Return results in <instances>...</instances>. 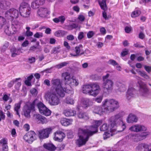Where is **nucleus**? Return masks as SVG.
Returning a JSON list of instances; mask_svg holds the SVG:
<instances>
[{
	"instance_id": "1",
	"label": "nucleus",
	"mask_w": 151,
	"mask_h": 151,
	"mask_svg": "<svg viewBox=\"0 0 151 151\" xmlns=\"http://www.w3.org/2000/svg\"><path fill=\"white\" fill-rule=\"evenodd\" d=\"M51 84V89L45 93V98L51 105H57L60 103V99L57 94L60 97H63L65 93H73L72 88L69 85L67 86L66 88L62 86V83L59 79H52Z\"/></svg>"
},
{
	"instance_id": "2",
	"label": "nucleus",
	"mask_w": 151,
	"mask_h": 151,
	"mask_svg": "<svg viewBox=\"0 0 151 151\" xmlns=\"http://www.w3.org/2000/svg\"><path fill=\"white\" fill-rule=\"evenodd\" d=\"M102 121L99 120L94 121L93 125L91 127H88L86 129H79L78 130V139L76 143L80 147L84 145L88 140L89 136L96 133L98 130V127L102 124Z\"/></svg>"
},
{
	"instance_id": "3",
	"label": "nucleus",
	"mask_w": 151,
	"mask_h": 151,
	"mask_svg": "<svg viewBox=\"0 0 151 151\" xmlns=\"http://www.w3.org/2000/svg\"><path fill=\"white\" fill-rule=\"evenodd\" d=\"M102 105L103 109L100 106H93L92 108L93 112L101 115L103 113H108L112 112L119 107L118 102L112 99H105L102 102Z\"/></svg>"
},
{
	"instance_id": "4",
	"label": "nucleus",
	"mask_w": 151,
	"mask_h": 151,
	"mask_svg": "<svg viewBox=\"0 0 151 151\" xmlns=\"http://www.w3.org/2000/svg\"><path fill=\"white\" fill-rule=\"evenodd\" d=\"M129 129L133 132H142L131 134L130 138L134 142H138L145 139L150 134V133L147 131V127L142 124H137L133 125L129 127Z\"/></svg>"
},
{
	"instance_id": "5",
	"label": "nucleus",
	"mask_w": 151,
	"mask_h": 151,
	"mask_svg": "<svg viewBox=\"0 0 151 151\" xmlns=\"http://www.w3.org/2000/svg\"><path fill=\"white\" fill-rule=\"evenodd\" d=\"M82 90L84 93L87 94L89 95L95 97L99 93L101 89L98 83H92L83 85Z\"/></svg>"
},
{
	"instance_id": "6",
	"label": "nucleus",
	"mask_w": 151,
	"mask_h": 151,
	"mask_svg": "<svg viewBox=\"0 0 151 151\" xmlns=\"http://www.w3.org/2000/svg\"><path fill=\"white\" fill-rule=\"evenodd\" d=\"M124 115V113L122 112L114 116H112L109 119V121L112 124L113 126L114 125L115 127L114 128L116 129V127L118 125H121L122 129V131L124 130L126 128V126L122 119V117Z\"/></svg>"
},
{
	"instance_id": "7",
	"label": "nucleus",
	"mask_w": 151,
	"mask_h": 151,
	"mask_svg": "<svg viewBox=\"0 0 151 151\" xmlns=\"http://www.w3.org/2000/svg\"><path fill=\"white\" fill-rule=\"evenodd\" d=\"M38 100H35L32 103L27 102L24 106L23 111L24 116L26 117H30V113L35 110V106L37 103Z\"/></svg>"
},
{
	"instance_id": "8",
	"label": "nucleus",
	"mask_w": 151,
	"mask_h": 151,
	"mask_svg": "<svg viewBox=\"0 0 151 151\" xmlns=\"http://www.w3.org/2000/svg\"><path fill=\"white\" fill-rule=\"evenodd\" d=\"M137 83L139 86V95L143 96H147L148 94L149 89L146 84L141 81H138Z\"/></svg>"
},
{
	"instance_id": "9",
	"label": "nucleus",
	"mask_w": 151,
	"mask_h": 151,
	"mask_svg": "<svg viewBox=\"0 0 151 151\" xmlns=\"http://www.w3.org/2000/svg\"><path fill=\"white\" fill-rule=\"evenodd\" d=\"M36 105L40 112L42 114L46 116H49L51 114V111L41 102H39L38 100L37 103Z\"/></svg>"
},
{
	"instance_id": "10",
	"label": "nucleus",
	"mask_w": 151,
	"mask_h": 151,
	"mask_svg": "<svg viewBox=\"0 0 151 151\" xmlns=\"http://www.w3.org/2000/svg\"><path fill=\"white\" fill-rule=\"evenodd\" d=\"M20 14L24 17H27L30 14V8L28 7L27 3H22L19 8Z\"/></svg>"
},
{
	"instance_id": "11",
	"label": "nucleus",
	"mask_w": 151,
	"mask_h": 151,
	"mask_svg": "<svg viewBox=\"0 0 151 151\" xmlns=\"http://www.w3.org/2000/svg\"><path fill=\"white\" fill-rule=\"evenodd\" d=\"M53 129L52 127H49L40 130L38 131V134L39 138L42 139L48 137L49 134L52 132Z\"/></svg>"
},
{
	"instance_id": "12",
	"label": "nucleus",
	"mask_w": 151,
	"mask_h": 151,
	"mask_svg": "<svg viewBox=\"0 0 151 151\" xmlns=\"http://www.w3.org/2000/svg\"><path fill=\"white\" fill-rule=\"evenodd\" d=\"M18 15V11L14 8H12L7 11L4 14L5 17L6 18L11 20L17 18Z\"/></svg>"
},
{
	"instance_id": "13",
	"label": "nucleus",
	"mask_w": 151,
	"mask_h": 151,
	"mask_svg": "<svg viewBox=\"0 0 151 151\" xmlns=\"http://www.w3.org/2000/svg\"><path fill=\"white\" fill-rule=\"evenodd\" d=\"M114 83L111 80H107L106 81L103 82L102 87L105 92L108 93L111 92L113 89Z\"/></svg>"
},
{
	"instance_id": "14",
	"label": "nucleus",
	"mask_w": 151,
	"mask_h": 151,
	"mask_svg": "<svg viewBox=\"0 0 151 151\" xmlns=\"http://www.w3.org/2000/svg\"><path fill=\"white\" fill-rule=\"evenodd\" d=\"M36 134L33 131H30L28 132L23 137V139L26 142L31 143L35 140Z\"/></svg>"
},
{
	"instance_id": "15",
	"label": "nucleus",
	"mask_w": 151,
	"mask_h": 151,
	"mask_svg": "<svg viewBox=\"0 0 151 151\" xmlns=\"http://www.w3.org/2000/svg\"><path fill=\"white\" fill-rule=\"evenodd\" d=\"M110 131H108L105 132L103 135V138L104 139H106L112 136L114 134L116 133L117 131L115 128L114 126L112 125V124L110 122Z\"/></svg>"
},
{
	"instance_id": "16",
	"label": "nucleus",
	"mask_w": 151,
	"mask_h": 151,
	"mask_svg": "<svg viewBox=\"0 0 151 151\" xmlns=\"http://www.w3.org/2000/svg\"><path fill=\"white\" fill-rule=\"evenodd\" d=\"M92 101L88 99H82L80 105L79 104L77 108L78 109H81V106L83 108H85L92 105Z\"/></svg>"
},
{
	"instance_id": "17",
	"label": "nucleus",
	"mask_w": 151,
	"mask_h": 151,
	"mask_svg": "<svg viewBox=\"0 0 151 151\" xmlns=\"http://www.w3.org/2000/svg\"><path fill=\"white\" fill-rule=\"evenodd\" d=\"M84 51L83 50V47L82 45H79L75 48V52L71 53L70 55L71 56H77L83 54Z\"/></svg>"
},
{
	"instance_id": "18",
	"label": "nucleus",
	"mask_w": 151,
	"mask_h": 151,
	"mask_svg": "<svg viewBox=\"0 0 151 151\" xmlns=\"http://www.w3.org/2000/svg\"><path fill=\"white\" fill-rule=\"evenodd\" d=\"M55 137L54 139L55 140L58 141H62L63 139L65 137V134L60 131L56 132L54 134Z\"/></svg>"
},
{
	"instance_id": "19",
	"label": "nucleus",
	"mask_w": 151,
	"mask_h": 151,
	"mask_svg": "<svg viewBox=\"0 0 151 151\" xmlns=\"http://www.w3.org/2000/svg\"><path fill=\"white\" fill-rule=\"evenodd\" d=\"M62 76L64 79L66 83L68 84H70L72 83V81L73 80L70 75V74L67 72H65L62 73Z\"/></svg>"
},
{
	"instance_id": "20",
	"label": "nucleus",
	"mask_w": 151,
	"mask_h": 151,
	"mask_svg": "<svg viewBox=\"0 0 151 151\" xmlns=\"http://www.w3.org/2000/svg\"><path fill=\"white\" fill-rule=\"evenodd\" d=\"M136 91V90L133 87H129L126 94L127 99L129 100L133 97Z\"/></svg>"
},
{
	"instance_id": "21",
	"label": "nucleus",
	"mask_w": 151,
	"mask_h": 151,
	"mask_svg": "<svg viewBox=\"0 0 151 151\" xmlns=\"http://www.w3.org/2000/svg\"><path fill=\"white\" fill-rule=\"evenodd\" d=\"M50 12L46 8H40L38 10L37 14L41 17H43L47 15V14H49Z\"/></svg>"
},
{
	"instance_id": "22",
	"label": "nucleus",
	"mask_w": 151,
	"mask_h": 151,
	"mask_svg": "<svg viewBox=\"0 0 151 151\" xmlns=\"http://www.w3.org/2000/svg\"><path fill=\"white\" fill-rule=\"evenodd\" d=\"M44 0H34L31 4V7L34 9L38 8L40 5H42L44 3Z\"/></svg>"
},
{
	"instance_id": "23",
	"label": "nucleus",
	"mask_w": 151,
	"mask_h": 151,
	"mask_svg": "<svg viewBox=\"0 0 151 151\" xmlns=\"http://www.w3.org/2000/svg\"><path fill=\"white\" fill-rule=\"evenodd\" d=\"M138 121V118L134 114H130L127 119V122L128 123L136 122Z\"/></svg>"
},
{
	"instance_id": "24",
	"label": "nucleus",
	"mask_w": 151,
	"mask_h": 151,
	"mask_svg": "<svg viewBox=\"0 0 151 151\" xmlns=\"http://www.w3.org/2000/svg\"><path fill=\"white\" fill-rule=\"evenodd\" d=\"M10 3L8 1H0V12L3 11V10L5 9L10 6Z\"/></svg>"
},
{
	"instance_id": "25",
	"label": "nucleus",
	"mask_w": 151,
	"mask_h": 151,
	"mask_svg": "<svg viewBox=\"0 0 151 151\" xmlns=\"http://www.w3.org/2000/svg\"><path fill=\"white\" fill-rule=\"evenodd\" d=\"M142 147L145 149V151H151V143L147 144L145 143H142L139 145L137 147V148L139 150Z\"/></svg>"
},
{
	"instance_id": "26",
	"label": "nucleus",
	"mask_w": 151,
	"mask_h": 151,
	"mask_svg": "<svg viewBox=\"0 0 151 151\" xmlns=\"http://www.w3.org/2000/svg\"><path fill=\"white\" fill-rule=\"evenodd\" d=\"M34 117L38 121H40L42 124L46 123L48 122L47 119L45 117L40 114L35 115Z\"/></svg>"
},
{
	"instance_id": "27",
	"label": "nucleus",
	"mask_w": 151,
	"mask_h": 151,
	"mask_svg": "<svg viewBox=\"0 0 151 151\" xmlns=\"http://www.w3.org/2000/svg\"><path fill=\"white\" fill-rule=\"evenodd\" d=\"M63 113L65 115L67 116H75L76 114L75 111L68 109L65 110Z\"/></svg>"
},
{
	"instance_id": "28",
	"label": "nucleus",
	"mask_w": 151,
	"mask_h": 151,
	"mask_svg": "<svg viewBox=\"0 0 151 151\" xmlns=\"http://www.w3.org/2000/svg\"><path fill=\"white\" fill-rule=\"evenodd\" d=\"M73 120L71 119H62L60 121L61 124L64 126H67L72 124Z\"/></svg>"
},
{
	"instance_id": "29",
	"label": "nucleus",
	"mask_w": 151,
	"mask_h": 151,
	"mask_svg": "<svg viewBox=\"0 0 151 151\" xmlns=\"http://www.w3.org/2000/svg\"><path fill=\"white\" fill-rule=\"evenodd\" d=\"M43 146L45 149L51 151H54L56 149L55 146L51 143H45Z\"/></svg>"
},
{
	"instance_id": "30",
	"label": "nucleus",
	"mask_w": 151,
	"mask_h": 151,
	"mask_svg": "<svg viewBox=\"0 0 151 151\" xmlns=\"http://www.w3.org/2000/svg\"><path fill=\"white\" fill-rule=\"evenodd\" d=\"M116 86L118 88H117L118 91L119 92H123L126 90L125 85L119 82H117L116 83Z\"/></svg>"
},
{
	"instance_id": "31",
	"label": "nucleus",
	"mask_w": 151,
	"mask_h": 151,
	"mask_svg": "<svg viewBox=\"0 0 151 151\" xmlns=\"http://www.w3.org/2000/svg\"><path fill=\"white\" fill-rule=\"evenodd\" d=\"M11 52L12 57H14L20 54V51L19 50L14 47L11 49Z\"/></svg>"
},
{
	"instance_id": "32",
	"label": "nucleus",
	"mask_w": 151,
	"mask_h": 151,
	"mask_svg": "<svg viewBox=\"0 0 151 151\" xmlns=\"http://www.w3.org/2000/svg\"><path fill=\"white\" fill-rule=\"evenodd\" d=\"M65 17L63 16H61L58 18H56L53 19V21L55 23H58L59 22L62 23H63L65 20Z\"/></svg>"
},
{
	"instance_id": "33",
	"label": "nucleus",
	"mask_w": 151,
	"mask_h": 151,
	"mask_svg": "<svg viewBox=\"0 0 151 151\" xmlns=\"http://www.w3.org/2000/svg\"><path fill=\"white\" fill-rule=\"evenodd\" d=\"M140 14V11L137 8L132 12L131 16L132 17H135L139 16Z\"/></svg>"
},
{
	"instance_id": "34",
	"label": "nucleus",
	"mask_w": 151,
	"mask_h": 151,
	"mask_svg": "<svg viewBox=\"0 0 151 151\" xmlns=\"http://www.w3.org/2000/svg\"><path fill=\"white\" fill-rule=\"evenodd\" d=\"M15 87L16 89L18 90L21 85V79L20 78L15 79Z\"/></svg>"
},
{
	"instance_id": "35",
	"label": "nucleus",
	"mask_w": 151,
	"mask_h": 151,
	"mask_svg": "<svg viewBox=\"0 0 151 151\" xmlns=\"http://www.w3.org/2000/svg\"><path fill=\"white\" fill-rule=\"evenodd\" d=\"M77 115L78 117L80 119H83L85 120H87L88 118V116L86 114L82 112L78 113Z\"/></svg>"
},
{
	"instance_id": "36",
	"label": "nucleus",
	"mask_w": 151,
	"mask_h": 151,
	"mask_svg": "<svg viewBox=\"0 0 151 151\" xmlns=\"http://www.w3.org/2000/svg\"><path fill=\"white\" fill-rule=\"evenodd\" d=\"M21 102H19L17 104H15L14 105V109L16 111L17 114L19 116L20 115L19 113V110L20 108Z\"/></svg>"
},
{
	"instance_id": "37",
	"label": "nucleus",
	"mask_w": 151,
	"mask_h": 151,
	"mask_svg": "<svg viewBox=\"0 0 151 151\" xmlns=\"http://www.w3.org/2000/svg\"><path fill=\"white\" fill-rule=\"evenodd\" d=\"M138 73L139 75L146 79H148L150 78L149 76L144 71H139L138 72Z\"/></svg>"
},
{
	"instance_id": "38",
	"label": "nucleus",
	"mask_w": 151,
	"mask_h": 151,
	"mask_svg": "<svg viewBox=\"0 0 151 151\" xmlns=\"http://www.w3.org/2000/svg\"><path fill=\"white\" fill-rule=\"evenodd\" d=\"M6 23V19L3 17L0 16V29Z\"/></svg>"
},
{
	"instance_id": "39",
	"label": "nucleus",
	"mask_w": 151,
	"mask_h": 151,
	"mask_svg": "<svg viewBox=\"0 0 151 151\" xmlns=\"http://www.w3.org/2000/svg\"><path fill=\"white\" fill-rule=\"evenodd\" d=\"M65 101L66 103L70 104H73L74 103V100L70 97H67Z\"/></svg>"
},
{
	"instance_id": "40",
	"label": "nucleus",
	"mask_w": 151,
	"mask_h": 151,
	"mask_svg": "<svg viewBox=\"0 0 151 151\" xmlns=\"http://www.w3.org/2000/svg\"><path fill=\"white\" fill-rule=\"evenodd\" d=\"M68 64V63L66 62H64L59 63L56 65L55 67L58 68H60L65 66Z\"/></svg>"
},
{
	"instance_id": "41",
	"label": "nucleus",
	"mask_w": 151,
	"mask_h": 151,
	"mask_svg": "<svg viewBox=\"0 0 151 151\" xmlns=\"http://www.w3.org/2000/svg\"><path fill=\"white\" fill-rule=\"evenodd\" d=\"M109 127V126L107 124H104L100 127V130L101 131H105L107 130Z\"/></svg>"
},
{
	"instance_id": "42",
	"label": "nucleus",
	"mask_w": 151,
	"mask_h": 151,
	"mask_svg": "<svg viewBox=\"0 0 151 151\" xmlns=\"http://www.w3.org/2000/svg\"><path fill=\"white\" fill-rule=\"evenodd\" d=\"M27 31L26 32V35L27 36H32L33 35V33L30 31V28L28 27H27L26 28Z\"/></svg>"
},
{
	"instance_id": "43",
	"label": "nucleus",
	"mask_w": 151,
	"mask_h": 151,
	"mask_svg": "<svg viewBox=\"0 0 151 151\" xmlns=\"http://www.w3.org/2000/svg\"><path fill=\"white\" fill-rule=\"evenodd\" d=\"M4 32L6 33L8 35H10L12 34V32L11 30V29H9L8 26H6V27Z\"/></svg>"
},
{
	"instance_id": "44",
	"label": "nucleus",
	"mask_w": 151,
	"mask_h": 151,
	"mask_svg": "<svg viewBox=\"0 0 151 151\" xmlns=\"http://www.w3.org/2000/svg\"><path fill=\"white\" fill-rule=\"evenodd\" d=\"M95 34L93 31H89L87 33V37L88 38H91Z\"/></svg>"
},
{
	"instance_id": "45",
	"label": "nucleus",
	"mask_w": 151,
	"mask_h": 151,
	"mask_svg": "<svg viewBox=\"0 0 151 151\" xmlns=\"http://www.w3.org/2000/svg\"><path fill=\"white\" fill-rule=\"evenodd\" d=\"M144 67L145 69L148 73L151 72V66L145 65Z\"/></svg>"
},
{
	"instance_id": "46",
	"label": "nucleus",
	"mask_w": 151,
	"mask_h": 151,
	"mask_svg": "<svg viewBox=\"0 0 151 151\" xmlns=\"http://www.w3.org/2000/svg\"><path fill=\"white\" fill-rule=\"evenodd\" d=\"M129 52V50L127 49H125L123 50L121 53V55L122 56H124L127 55Z\"/></svg>"
},
{
	"instance_id": "47",
	"label": "nucleus",
	"mask_w": 151,
	"mask_h": 151,
	"mask_svg": "<svg viewBox=\"0 0 151 151\" xmlns=\"http://www.w3.org/2000/svg\"><path fill=\"white\" fill-rule=\"evenodd\" d=\"M7 140L5 139L4 138L0 140V144L2 145V146L5 145H7Z\"/></svg>"
},
{
	"instance_id": "48",
	"label": "nucleus",
	"mask_w": 151,
	"mask_h": 151,
	"mask_svg": "<svg viewBox=\"0 0 151 151\" xmlns=\"http://www.w3.org/2000/svg\"><path fill=\"white\" fill-rule=\"evenodd\" d=\"M42 36L43 34L42 32H37L34 35V37L37 38L41 37Z\"/></svg>"
},
{
	"instance_id": "49",
	"label": "nucleus",
	"mask_w": 151,
	"mask_h": 151,
	"mask_svg": "<svg viewBox=\"0 0 151 151\" xmlns=\"http://www.w3.org/2000/svg\"><path fill=\"white\" fill-rule=\"evenodd\" d=\"M30 92L34 96L36 95L37 93V91L36 89L32 88L30 90Z\"/></svg>"
},
{
	"instance_id": "50",
	"label": "nucleus",
	"mask_w": 151,
	"mask_h": 151,
	"mask_svg": "<svg viewBox=\"0 0 151 151\" xmlns=\"http://www.w3.org/2000/svg\"><path fill=\"white\" fill-rule=\"evenodd\" d=\"M108 63L109 64L114 66L118 65V64L115 61L113 60H109L108 61Z\"/></svg>"
},
{
	"instance_id": "51",
	"label": "nucleus",
	"mask_w": 151,
	"mask_h": 151,
	"mask_svg": "<svg viewBox=\"0 0 151 151\" xmlns=\"http://www.w3.org/2000/svg\"><path fill=\"white\" fill-rule=\"evenodd\" d=\"M100 31L101 34L103 35H105L106 32L105 29L104 27H102L100 28Z\"/></svg>"
},
{
	"instance_id": "52",
	"label": "nucleus",
	"mask_w": 151,
	"mask_h": 151,
	"mask_svg": "<svg viewBox=\"0 0 151 151\" xmlns=\"http://www.w3.org/2000/svg\"><path fill=\"white\" fill-rule=\"evenodd\" d=\"M103 98V97L102 96H100L96 98L95 100L97 103H100L101 102Z\"/></svg>"
},
{
	"instance_id": "53",
	"label": "nucleus",
	"mask_w": 151,
	"mask_h": 151,
	"mask_svg": "<svg viewBox=\"0 0 151 151\" xmlns=\"http://www.w3.org/2000/svg\"><path fill=\"white\" fill-rule=\"evenodd\" d=\"M91 79L94 80H97L99 78V77L96 75H92L91 76Z\"/></svg>"
},
{
	"instance_id": "54",
	"label": "nucleus",
	"mask_w": 151,
	"mask_h": 151,
	"mask_svg": "<svg viewBox=\"0 0 151 151\" xmlns=\"http://www.w3.org/2000/svg\"><path fill=\"white\" fill-rule=\"evenodd\" d=\"M84 33L83 32H80L79 33L78 36V39L81 40L84 37Z\"/></svg>"
},
{
	"instance_id": "55",
	"label": "nucleus",
	"mask_w": 151,
	"mask_h": 151,
	"mask_svg": "<svg viewBox=\"0 0 151 151\" xmlns=\"http://www.w3.org/2000/svg\"><path fill=\"white\" fill-rule=\"evenodd\" d=\"M72 83L71 84H72V85H75V86H77L79 84V82L78 80L74 79L73 78L72 80Z\"/></svg>"
},
{
	"instance_id": "56",
	"label": "nucleus",
	"mask_w": 151,
	"mask_h": 151,
	"mask_svg": "<svg viewBox=\"0 0 151 151\" xmlns=\"http://www.w3.org/2000/svg\"><path fill=\"white\" fill-rule=\"evenodd\" d=\"M78 19L80 21L82 22L84 20L85 18L83 15L80 14L79 15Z\"/></svg>"
},
{
	"instance_id": "57",
	"label": "nucleus",
	"mask_w": 151,
	"mask_h": 151,
	"mask_svg": "<svg viewBox=\"0 0 151 151\" xmlns=\"http://www.w3.org/2000/svg\"><path fill=\"white\" fill-rule=\"evenodd\" d=\"M109 76V74L108 73L107 74L104 76L102 77V80L103 82L106 81L107 80H108L107 78Z\"/></svg>"
},
{
	"instance_id": "58",
	"label": "nucleus",
	"mask_w": 151,
	"mask_h": 151,
	"mask_svg": "<svg viewBox=\"0 0 151 151\" xmlns=\"http://www.w3.org/2000/svg\"><path fill=\"white\" fill-rule=\"evenodd\" d=\"M125 30L126 32L129 33L132 30V28L131 27H126L125 28Z\"/></svg>"
},
{
	"instance_id": "59",
	"label": "nucleus",
	"mask_w": 151,
	"mask_h": 151,
	"mask_svg": "<svg viewBox=\"0 0 151 151\" xmlns=\"http://www.w3.org/2000/svg\"><path fill=\"white\" fill-rule=\"evenodd\" d=\"M62 33V31L61 30H59L55 32V35L57 37H59L61 35Z\"/></svg>"
},
{
	"instance_id": "60",
	"label": "nucleus",
	"mask_w": 151,
	"mask_h": 151,
	"mask_svg": "<svg viewBox=\"0 0 151 151\" xmlns=\"http://www.w3.org/2000/svg\"><path fill=\"white\" fill-rule=\"evenodd\" d=\"M0 117L3 120H4L5 118V115L2 111H0Z\"/></svg>"
},
{
	"instance_id": "61",
	"label": "nucleus",
	"mask_w": 151,
	"mask_h": 151,
	"mask_svg": "<svg viewBox=\"0 0 151 151\" xmlns=\"http://www.w3.org/2000/svg\"><path fill=\"white\" fill-rule=\"evenodd\" d=\"M9 96L6 94H5L3 97V100L5 101H8L9 99Z\"/></svg>"
},
{
	"instance_id": "62",
	"label": "nucleus",
	"mask_w": 151,
	"mask_h": 151,
	"mask_svg": "<svg viewBox=\"0 0 151 151\" xmlns=\"http://www.w3.org/2000/svg\"><path fill=\"white\" fill-rule=\"evenodd\" d=\"M15 79L11 81L8 84V86L9 87H12L14 83H15Z\"/></svg>"
},
{
	"instance_id": "63",
	"label": "nucleus",
	"mask_w": 151,
	"mask_h": 151,
	"mask_svg": "<svg viewBox=\"0 0 151 151\" xmlns=\"http://www.w3.org/2000/svg\"><path fill=\"white\" fill-rule=\"evenodd\" d=\"M67 39L70 40H72L74 39V37L72 35H69L67 36Z\"/></svg>"
},
{
	"instance_id": "64",
	"label": "nucleus",
	"mask_w": 151,
	"mask_h": 151,
	"mask_svg": "<svg viewBox=\"0 0 151 151\" xmlns=\"http://www.w3.org/2000/svg\"><path fill=\"white\" fill-rule=\"evenodd\" d=\"M2 147V151H8V147L7 145H5Z\"/></svg>"
}]
</instances>
